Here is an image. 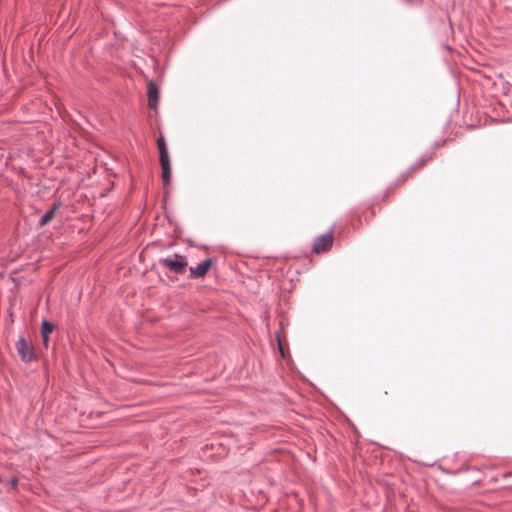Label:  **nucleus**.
Returning a JSON list of instances; mask_svg holds the SVG:
<instances>
[{
  "label": "nucleus",
  "mask_w": 512,
  "mask_h": 512,
  "mask_svg": "<svg viewBox=\"0 0 512 512\" xmlns=\"http://www.w3.org/2000/svg\"><path fill=\"white\" fill-rule=\"evenodd\" d=\"M157 147L159 151V162L161 166V178L163 181L164 187H168L171 182V163L168 154V149L166 146L165 139L161 136L157 139Z\"/></svg>",
  "instance_id": "obj_1"
},
{
  "label": "nucleus",
  "mask_w": 512,
  "mask_h": 512,
  "mask_svg": "<svg viewBox=\"0 0 512 512\" xmlns=\"http://www.w3.org/2000/svg\"><path fill=\"white\" fill-rule=\"evenodd\" d=\"M334 242V230L331 229L325 234H322L315 238L313 242V252L316 254H322L328 252Z\"/></svg>",
  "instance_id": "obj_2"
},
{
  "label": "nucleus",
  "mask_w": 512,
  "mask_h": 512,
  "mask_svg": "<svg viewBox=\"0 0 512 512\" xmlns=\"http://www.w3.org/2000/svg\"><path fill=\"white\" fill-rule=\"evenodd\" d=\"M161 264L168 268L170 271L182 274L187 267V261L184 256L174 254L172 257H167L160 260Z\"/></svg>",
  "instance_id": "obj_3"
},
{
  "label": "nucleus",
  "mask_w": 512,
  "mask_h": 512,
  "mask_svg": "<svg viewBox=\"0 0 512 512\" xmlns=\"http://www.w3.org/2000/svg\"><path fill=\"white\" fill-rule=\"evenodd\" d=\"M16 350L22 361L30 363L36 360L33 346L28 344L24 337H20L17 341Z\"/></svg>",
  "instance_id": "obj_4"
},
{
  "label": "nucleus",
  "mask_w": 512,
  "mask_h": 512,
  "mask_svg": "<svg viewBox=\"0 0 512 512\" xmlns=\"http://www.w3.org/2000/svg\"><path fill=\"white\" fill-rule=\"evenodd\" d=\"M415 173L416 172L413 170L412 167H409L406 171L401 173L397 177L396 181L387 188L385 197L393 193L398 187L404 185Z\"/></svg>",
  "instance_id": "obj_5"
},
{
  "label": "nucleus",
  "mask_w": 512,
  "mask_h": 512,
  "mask_svg": "<svg viewBox=\"0 0 512 512\" xmlns=\"http://www.w3.org/2000/svg\"><path fill=\"white\" fill-rule=\"evenodd\" d=\"M212 265V259H205L199 263L196 267H190V277L193 279L202 278L206 275Z\"/></svg>",
  "instance_id": "obj_6"
},
{
  "label": "nucleus",
  "mask_w": 512,
  "mask_h": 512,
  "mask_svg": "<svg viewBox=\"0 0 512 512\" xmlns=\"http://www.w3.org/2000/svg\"><path fill=\"white\" fill-rule=\"evenodd\" d=\"M147 98L149 108L156 109L159 101V91L154 83L148 85Z\"/></svg>",
  "instance_id": "obj_7"
},
{
  "label": "nucleus",
  "mask_w": 512,
  "mask_h": 512,
  "mask_svg": "<svg viewBox=\"0 0 512 512\" xmlns=\"http://www.w3.org/2000/svg\"><path fill=\"white\" fill-rule=\"evenodd\" d=\"M433 158H434L433 152L426 153V154L422 155L421 157H419L415 161V163H413L411 165V167L413 168V170L415 172H417V171L421 170L422 168H424Z\"/></svg>",
  "instance_id": "obj_8"
},
{
  "label": "nucleus",
  "mask_w": 512,
  "mask_h": 512,
  "mask_svg": "<svg viewBox=\"0 0 512 512\" xmlns=\"http://www.w3.org/2000/svg\"><path fill=\"white\" fill-rule=\"evenodd\" d=\"M58 205L55 204L51 209H49L48 211H46L40 218L39 220V225L40 226H45L47 225L55 216V213L58 209Z\"/></svg>",
  "instance_id": "obj_9"
},
{
  "label": "nucleus",
  "mask_w": 512,
  "mask_h": 512,
  "mask_svg": "<svg viewBox=\"0 0 512 512\" xmlns=\"http://www.w3.org/2000/svg\"><path fill=\"white\" fill-rule=\"evenodd\" d=\"M54 329V325L46 320L42 322L41 334L50 335Z\"/></svg>",
  "instance_id": "obj_10"
},
{
  "label": "nucleus",
  "mask_w": 512,
  "mask_h": 512,
  "mask_svg": "<svg viewBox=\"0 0 512 512\" xmlns=\"http://www.w3.org/2000/svg\"><path fill=\"white\" fill-rule=\"evenodd\" d=\"M42 335V339H43V344L45 347L48 346V343H49V335H46V334H41Z\"/></svg>",
  "instance_id": "obj_11"
},
{
  "label": "nucleus",
  "mask_w": 512,
  "mask_h": 512,
  "mask_svg": "<svg viewBox=\"0 0 512 512\" xmlns=\"http://www.w3.org/2000/svg\"><path fill=\"white\" fill-rule=\"evenodd\" d=\"M10 483H11V486L15 488L18 485V479L16 477H13V478H11Z\"/></svg>",
  "instance_id": "obj_12"
},
{
  "label": "nucleus",
  "mask_w": 512,
  "mask_h": 512,
  "mask_svg": "<svg viewBox=\"0 0 512 512\" xmlns=\"http://www.w3.org/2000/svg\"><path fill=\"white\" fill-rule=\"evenodd\" d=\"M375 216V209L371 207V215L369 218H365L366 222H369Z\"/></svg>",
  "instance_id": "obj_13"
}]
</instances>
